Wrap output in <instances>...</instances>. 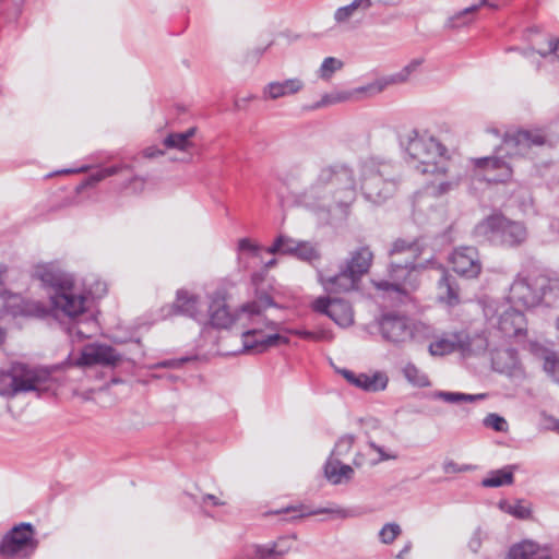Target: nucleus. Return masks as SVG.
<instances>
[{
	"label": "nucleus",
	"mask_w": 559,
	"mask_h": 559,
	"mask_svg": "<svg viewBox=\"0 0 559 559\" xmlns=\"http://www.w3.org/2000/svg\"><path fill=\"white\" fill-rule=\"evenodd\" d=\"M349 98L347 92H336L331 94H324L319 102L311 106V109H319L325 106L334 105L341 102H345Z\"/></svg>",
	"instance_id": "obj_44"
},
{
	"label": "nucleus",
	"mask_w": 559,
	"mask_h": 559,
	"mask_svg": "<svg viewBox=\"0 0 559 559\" xmlns=\"http://www.w3.org/2000/svg\"><path fill=\"white\" fill-rule=\"evenodd\" d=\"M450 263L456 274L466 278H475L481 271L478 250L472 246L454 249L450 257Z\"/></svg>",
	"instance_id": "obj_15"
},
{
	"label": "nucleus",
	"mask_w": 559,
	"mask_h": 559,
	"mask_svg": "<svg viewBox=\"0 0 559 559\" xmlns=\"http://www.w3.org/2000/svg\"><path fill=\"white\" fill-rule=\"evenodd\" d=\"M123 169H131V167L129 165H116L97 169L91 173L88 177L80 186H78L76 191L81 192L83 189L87 187H93L99 181L106 179L107 177L117 175Z\"/></svg>",
	"instance_id": "obj_28"
},
{
	"label": "nucleus",
	"mask_w": 559,
	"mask_h": 559,
	"mask_svg": "<svg viewBox=\"0 0 559 559\" xmlns=\"http://www.w3.org/2000/svg\"><path fill=\"white\" fill-rule=\"evenodd\" d=\"M442 469L445 474H455L473 471L474 466L469 464L460 465L453 460L447 459L442 464Z\"/></svg>",
	"instance_id": "obj_50"
},
{
	"label": "nucleus",
	"mask_w": 559,
	"mask_h": 559,
	"mask_svg": "<svg viewBox=\"0 0 559 559\" xmlns=\"http://www.w3.org/2000/svg\"><path fill=\"white\" fill-rule=\"evenodd\" d=\"M300 241L286 235H280L271 247L266 249L270 254H289L295 255Z\"/></svg>",
	"instance_id": "obj_31"
},
{
	"label": "nucleus",
	"mask_w": 559,
	"mask_h": 559,
	"mask_svg": "<svg viewBox=\"0 0 559 559\" xmlns=\"http://www.w3.org/2000/svg\"><path fill=\"white\" fill-rule=\"evenodd\" d=\"M487 340L479 334L471 336L465 331L444 332L429 344V353L432 356H443L460 352L463 356H472L484 353L487 349Z\"/></svg>",
	"instance_id": "obj_8"
},
{
	"label": "nucleus",
	"mask_w": 559,
	"mask_h": 559,
	"mask_svg": "<svg viewBox=\"0 0 559 559\" xmlns=\"http://www.w3.org/2000/svg\"><path fill=\"white\" fill-rule=\"evenodd\" d=\"M539 551V545L533 540H523L513 545L508 554L509 559H535Z\"/></svg>",
	"instance_id": "obj_29"
},
{
	"label": "nucleus",
	"mask_w": 559,
	"mask_h": 559,
	"mask_svg": "<svg viewBox=\"0 0 559 559\" xmlns=\"http://www.w3.org/2000/svg\"><path fill=\"white\" fill-rule=\"evenodd\" d=\"M440 290L439 298L448 306H456L460 304V287L456 280L448 272L443 271L442 276L438 282Z\"/></svg>",
	"instance_id": "obj_24"
},
{
	"label": "nucleus",
	"mask_w": 559,
	"mask_h": 559,
	"mask_svg": "<svg viewBox=\"0 0 559 559\" xmlns=\"http://www.w3.org/2000/svg\"><path fill=\"white\" fill-rule=\"evenodd\" d=\"M38 546L35 530L31 523H20L13 526L0 542L2 557H29Z\"/></svg>",
	"instance_id": "obj_11"
},
{
	"label": "nucleus",
	"mask_w": 559,
	"mask_h": 559,
	"mask_svg": "<svg viewBox=\"0 0 559 559\" xmlns=\"http://www.w3.org/2000/svg\"><path fill=\"white\" fill-rule=\"evenodd\" d=\"M554 145L555 142L543 130L519 129L504 134L500 151L510 157L528 156L535 147Z\"/></svg>",
	"instance_id": "obj_10"
},
{
	"label": "nucleus",
	"mask_w": 559,
	"mask_h": 559,
	"mask_svg": "<svg viewBox=\"0 0 559 559\" xmlns=\"http://www.w3.org/2000/svg\"><path fill=\"white\" fill-rule=\"evenodd\" d=\"M49 312L50 310L39 301L26 302L23 307V313L29 317L44 319Z\"/></svg>",
	"instance_id": "obj_47"
},
{
	"label": "nucleus",
	"mask_w": 559,
	"mask_h": 559,
	"mask_svg": "<svg viewBox=\"0 0 559 559\" xmlns=\"http://www.w3.org/2000/svg\"><path fill=\"white\" fill-rule=\"evenodd\" d=\"M274 301L271 296L264 294L261 295L258 299L248 302L241 307V313L260 314L263 310L272 307Z\"/></svg>",
	"instance_id": "obj_36"
},
{
	"label": "nucleus",
	"mask_w": 559,
	"mask_h": 559,
	"mask_svg": "<svg viewBox=\"0 0 559 559\" xmlns=\"http://www.w3.org/2000/svg\"><path fill=\"white\" fill-rule=\"evenodd\" d=\"M360 280H358L350 271L343 264L338 273L334 275L320 274V283L325 292L331 294L347 293L358 288Z\"/></svg>",
	"instance_id": "obj_19"
},
{
	"label": "nucleus",
	"mask_w": 559,
	"mask_h": 559,
	"mask_svg": "<svg viewBox=\"0 0 559 559\" xmlns=\"http://www.w3.org/2000/svg\"><path fill=\"white\" fill-rule=\"evenodd\" d=\"M312 308L316 312L328 316L341 328H348L354 323V311L350 304L341 298L319 297Z\"/></svg>",
	"instance_id": "obj_12"
},
{
	"label": "nucleus",
	"mask_w": 559,
	"mask_h": 559,
	"mask_svg": "<svg viewBox=\"0 0 559 559\" xmlns=\"http://www.w3.org/2000/svg\"><path fill=\"white\" fill-rule=\"evenodd\" d=\"M481 543H483V532L478 527L475 530V532L473 533V536L471 537V539L468 542V548L473 552H477L479 550V548L481 547Z\"/></svg>",
	"instance_id": "obj_55"
},
{
	"label": "nucleus",
	"mask_w": 559,
	"mask_h": 559,
	"mask_svg": "<svg viewBox=\"0 0 559 559\" xmlns=\"http://www.w3.org/2000/svg\"><path fill=\"white\" fill-rule=\"evenodd\" d=\"M34 276L49 289V298L58 317L68 318L67 333L72 340L82 341L96 330V319L87 311V298L74 284L73 276L53 264L37 265Z\"/></svg>",
	"instance_id": "obj_1"
},
{
	"label": "nucleus",
	"mask_w": 559,
	"mask_h": 559,
	"mask_svg": "<svg viewBox=\"0 0 559 559\" xmlns=\"http://www.w3.org/2000/svg\"><path fill=\"white\" fill-rule=\"evenodd\" d=\"M513 465H508L501 469L491 471L487 477L481 480V486L486 488H496L506 485H511L514 481Z\"/></svg>",
	"instance_id": "obj_27"
},
{
	"label": "nucleus",
	"mask_w": 559,
	"mask_h": 559,
	"mask_svg": "<svg viewBox=\"0 0 559 559\" xmlns=\"http://www.w3.org/2000/svg\"><path fill=\"white\" fill-rule=\"evenodd\" d=\"M174 309L177 313L190 317L194 320H200V300L197 296L188 294V292L179 290L177 293Z\"/></svg>",
	"instance_id": "obj_25"
},
{
	"label": "nucleus",
	"mask_w": 559,
	"mask_h": 559,
	"mask_svg": "<svg viewBox=\"0 0 559 559\" xmlns=\"http://www.w3.org/2000/svg\"><path fill=\"white\" fill-rule=\"evenodd\" d=\"M163 143L167 148H176L182 152H188L193 146L192 142L187 141L181 132L168 134Z\"/></svg>",
	"instance_id": "obj_39"
},
{
	"label": "nucleus",
	"mask_w": 559,
	"mask_h": 559,
	"mask_svg": "<svg viewBox=\"0 0 559 559\" xmlns=\"http://www.w3.org/2000/svg\"><path fill=\"white\" fill-rule=\"evenodd\" d=\"M350 9L355 11L356 15L366 13L374 3L372 0H353Z\"/></svg>",
	"instance_id": "obj_54"
},
{
	"label": "nucleus",
	"mask_w": 559,
	"mask_h": 559,
	"mask_svg": "<svg viewBox=\"0 0 559 559\" xmlns=\"http://www.w3.org/2000/svg\"><path fill=\"white\" fill-rule=\"evenodd\" d=\"M121 361V355L106 344L92 343L85 345L78 359L80 366L115 367Z\"/></svg>",
	"instance_id": "obj_16"
},
{
	"label": "nucleus",
	"mask_w": 559,
	"mask_h": 559,
	"mask_svg": "<svg viewBox=\"0 0 559 559\" xmlns=\"http://www.w3.org/2000/svg\"><path fill=\"white\" fill-rule=\"evenodd\" d=\"M538 53L542 57H546L548 55H555L556 58L559 60V38H551L548 41V50L542 51L539 50Z\"/></svg>",
	"instance_id": "obj_57"
},
{
	"label": "nucleus",
	"mask_w": 559,
	"mask_h": 559,
	"mask_svg": "<svg viewBox=\"0 0 559 559\" xmlns=\"http://www.w3.org/2000/svg\"><path fill=\"white\" fill-rule=\"evenodd\" d=\"M474 177L487 182H504L512 175L510 165L498 156L472 159Z\"/></svg>",
	"instance_id": "obj_13"
},
{
	"label": "nucleus",
	"mask_w": 559,
	"mask_h": 559,
	"mask_svg": "<svg viewBox=\"0 0 559 559\" xmlns=\"http://www.w3.org/2000/svg\"><path fill=\"white\" fill-rule=\"evenodd\" d=\"M224 504H225L224 501H222L216 496L210 495V493L204 495L201 500L202 507H207V506L219 507V506H224Z\"/></svg>",
	"instance_id": "obj_58"
},
{
	"label": "nucleus",
	"mask_w": 559,
	"mask_h": 559,
	"mask_svg": "<svg viewBox=\"0 0 559 559\" xmlns=\"http://www.w3.org/2000/svg\"><path fill=\"white\" fill-rule=\"evenodd\" d=\"M498 329L507 337H519L526 333V320L522 311L510 307L498 320Z\"/></svg>",
	"instance_id": "obj_22"
},
{
	"label": "nucleus",
	"mask_w": 559,
	"mask_h": 559,
	"mask_svg": "<svg viewBox=\"0 0 559 559\" xmlns=\"http://www.w3.org/2000/svg\"><path fill=\"white\" fill-rule=\"evenodd\" d=\"M261 247L257 243H253L249 238H241L239 241H238V251L240 253H248L250 254L251 257H258L260 251H261Z\"/></svg>",
	"instance_id": "obj_51"
},
{
	"label": "nucleus",
	"mask_w": 559,
	"mask_h": 559,
	"mask_svg": "<svg viewBox=\"0 0 559 559\" xmlns=\"http://www.w3.org/2000/svg\"><path fill=\"white\" fill-rule=\"evenodd\" d=\"M502 5V0H480L479 3L475 4L478 7V10L481 7H488L490 9H499Z\"/></svg>",
	"instance_id": "obj_59"
},
{
	"label": "nucleus",
	"mask_w": 559,
	"mask_h": 559,
	"mask_svg": "<svg viewBox=\"0 0 559 559\" xmlns=\"http://www.w3.org/2000/svg\"><path fill=\"white\" fill-rule=\"evenodd\" d=\"M252 99H254V95H248L246 97L238 98L235 100V106L237 109H242V108H245L246 104Z\"/></svg>",
	"instance_id": "obj_64"
},
{
	"label": "nucleus",
	"mask_w": 559,
	"mask_h": 559,
	"mask_svg": "<svg viewBox=\"0 0 559 559\" xmlns=\"http://www.w3.org/2000/svg\"><path fill=\"white\" fill-rule=\"evenodd\" d=\"M337 372L341 373L347 382L367 392L382 391L386 388L389 381L388 377L382 372H376L372 376L367 373L356 374L348 369H338Z\"/></svg>",
	"instance_id": "obj_20"
},
{
	"label": "nucleus",
	"mask_w": 559,
	"mask_h": 559,
	"mask_svg": "<svg viewBox=\"0 0 559 559\" xmlns=\"http://www.w3.org/2000/svg\"><path fill=\"white\" fill-rule=\"evenodd\" d=\"M484 426L487 427V428H491L493 429L495 431H498V432H506L508 430V423L507 420L496 414V413H490L488 414L484 420Z\"/></svg>",
	"instance_id": "obj_46"
},
{
	"label": "nucleus",
	"mask_w": 559,
	"mask_h": 559,
	"mask_svg": "<svg viewBox=\"0 0 559 559\" xmlns=\"http://www.w3.org/2000/svg\"><path fill=\"white\" fill-rule=\"evenodd\" d=\"M403 0H372L374 5L382 8H394L402 3Z\"/></svg>",
	"instance_id": "obj_60"
},
{
	"label": "nucleus",
	"mask_w": 559,
	"mask_h": 559,
	"mask_svg": "<svg viewBox=\"0 0 559 559\" xmlns=\"http://www.w3.org/2000/svg\"><path fill=\"white\" fill-rule=\"evenodd\" d=\"M354 16H356V13L350 9L349 4L338 8L334 13V20L338 24L345 23Z\"/></svg>",
	"instance_id": "obj_53"
},
{
	"label": "nucleus",
	"mask_w": 559,
	"mask_h": 559,
	"mask_svg": "<svg viewBox=\"0 0 559 559\" xmlns=\"http://www.w3.org/2000/svg\"><path fill=\"white\" fill-rule=\"evenodd\" d=\"M509 513L519 519H526L530 515V510L525 506L518 502L509 507Z\"/></svg>",
	"instance_id": "obj_56"
},
{
	"label": "nucleus",
	"mask_w": 559,
	"mask_h": 559,
	"mask_svg": "<svg viewBox=\"0 0 559 559\" xmlns=\"http://www.w3.org/2000/svg\"><path fill=\"white\" fill-rule=\"evenodd\" d=\"M531 350L544 354V370L559 384V357L556 353L543 349L537 344H531Z\"/></svg>",
	"instance_id": "obj_30"
},
{
	"label": "nucleus",
	"mask_w": 559,
	"mask_h": 559,
	"mask_svg": "<svg viewBox=\"0 0 559 559\" xmlns=\"http://www.w3.org/2000/svg\"><path fill=\"white\" fill-rule=\"evenodd\" d=\"M305 83L299 78H292L284 81H272L262 88L264 100H276L283 97L293 96L301 92Z\"/></svg>",
	"instance_id": "obj_21"
},
{
	"label": "nucleus",
	"mask_w": 559,
	"mask_h": 559,
	"mask_svg": "<svg viewBox=\"0 0 559 559\" xmlns=\"http://www.w3.org/2000/svg\"><path fill=\"white\" fill-rule=\"evenodd\" d=\"M283 512H286V513H290V512L298 513V514L294 515V518H304V516L317 515V514H322V513H335V514H337L340 516H345V513L342 510L310 509V508H308V507H306L304 504H300L298 507H288L285 510H283Z\"/></svg>",
	"instance_id": "obj_37"
},
{
	"label": "nucleus",
	"mask_w": 559,
	"mask_h": 559,
	"mask_svg": "<svg viewBox=\"0 0 559 559\" xmlns=\"http://www.w3.org/2000/svg\"><path fill=\"white\" fill-rule=\"evenodd\" d=\"M409 74L407 72V69H402L401 71L392 74L388 79L378 80L374 83L362 87L361 91L369 92L371 94H378L382 92L388 85L390 84H399L404 83L408 80Z\"/></svg>",
	"instance_id": "obj_32"
},
{
	"label": "nucleus",
	"mask_w": 559,
	"mask_h": 559,
	"mask_svg": "<svg viewBox=\"0 0 559 559\" xmlns=\"http://www.w3.org/2000/svg\"><path fill=\"white\" fill-rule=\"evenodd\" d=\"M367 443L370 447V449H372L379 454V459L372 461L371 465H377L384 461L396 460L399 457L396 453L385 450V448L377 444L376 441L372 439H369Z\"/></svg>",
	"instance_id": "obj_48"
},
{
	"label": "nucleus",
	"mask_w": 559,
	"mask_h": 559,
	"mask_svg": "<svg viewBox=\"0 0 559 559\" xmlns=\"http://www.w3.org/2000/svg\"><path fill=\"white\" fill-rule=\"evenodd\" d=\"M132 185H134V187H133L134 191H142L144 188L145 181H144V179L135 176L130 180V182L127 187H130Z\"/></svg>",
	"instance_id": "obj_62"
},
{
	"label": "nucleus",
	"mask_w": 559,
	"mask_h": 559,
	"mask_svg": "<svg viewBox=\"0 0 559 559\" xmlns=\"http://www.w3.org/2000/svg\"><path fill=\"white\" fill-rule=\"evenodd\" d=\"M403 374L415 386L424 388L429 385L428 377L412 362L406 364L403 368Z\"/></svg>",
	"instance_id": "obj_35"
},
{
	"label": "nucleus",
	"mask_w": 559,
	"mask_h": 559,
	"mask_svg": "<svg viewBox=\"0 0 559 559\" xmlns=\"http://www.w3.org/2000/svg\"><path fill=\"white\" fill-rule=\"evenodd\" d=\"M423 253V248L418 241H406L397 239L393 242L390 254V281H379L376 287L380 290H393L396 293H406L407 283L411 284V278L414 271L417 269L426 267L430 262L426 259L425 262H419L418 259Z\"/></svg>",
	"instance_id": "obj_4"
},
{
	"label": "nucleus",
	"mask_w": 559,
	"mask_h": 559,
	"mask_svg": "<svg viewBox=\"0 0 559 559\" xmlns=\"http://www.w3.org/2000/svg\"><path fill=\"white\" fill-rule=\"evenodd\" d=\"M547 284L546 275H523L519 274L510 286L508 300L513 306L534 308L545 298L543 289Z\"/></svg>",
	"instance_id": "obj_9"
},
{
	"label": "nucleus",
	"mask_w": 559,
	"mask_h": 559,
	"mask_svg": "<svg viewBox=\"0 0 559 559\" xmlns=\"http://www.w3.org/2000/svg\"><path fill=\"white\" fill-rule=\"evenodd\" d=\"M324 474L330 483L338 485L353 478L352 466L342 464L338 460H328L324 465Z\"/></svg>",
	"instance_id": "obj_26"
},
{
	"label": "nucleus",
	"mask_w": 559,
	"mask_h": 559,
	"mask_svg": "<svg viewBox=\"0 0 559 559\" xmlns=\"http://www.w3.org/2000/svg\"><path fill=\"white\" fill-rule=\"evenodd\" d=\"M297 259L312 263L320 259V252L318 248L309 241H300L295 255Z\"/></svg>",
	"instance_id": "obj_38"
},
{
	"label": "nucleus",
	"mask_w": 559,
	"mask_h": 559,
	"mask_svg": "<svg viewBox=\"0 0 559 559\" xmlns=\"http://www.w3.org/2000/svg\"><path fill=\"white\" fill-rule=\"evenodd\" d=\"M477 11H478V7H475V4H473L468 8H465L463 10H461L460 12L455 13L454 15L450 16L447 20L444 27L454 29V28L466 26L469 23H472V21H473L472 15L474 13H476Z\"/></svg>",
	"instance_id": "obj_33"
},
{
	"label": "nucleus",
	"mask_w": 559,
	"mask_h": 559,
	"mask_svg": "<svg viewBox=\"0 0 559 559\" xmlns=\"http://www.w3.org/2000/svg\"><path fill=\"white\" fill-rule=\"evenodd\" d=\"M185 361H187V359L165 360V361H162V362L157 364V367L175 368V367H178V366L182 365Z\"/></svg>",
	"instance_id": "obj_63"
},
{
	"label": "nucleus",
	"mask_w": 559,
	"mask_h": 559,
	"mask_svg": "<svg viewBox=\"0 0 559 559\" xmlns=\"http://www.w3.org/2000/svg\"><path fill=\"white\" fill-rule=\"evenodd\" d=\"M397 187L391 166L373 159L360 164V189L366 200L381 204L393 195Z\"/></svg>",
	"instance_id": "obj_6"
},
{
	"label": "nucleus",
	"mask_w": 559,
	"mask_h": 559,
	"mask_svg": "<svg viewBox=\"0 0 559 559\" xmlns=\"http://www.w3.org/2000/svg\"><path fill=\"white\" fill-rule=\"evenodd\" d=\"M459 181H460V176H453V177H451L450 180L441 181L436 186L433 193L436 195H442V194L449 192L450 190H452L454 187H456L459 185Z\"/></svg>",
	"instance_id": "obj_52"
},
{
	"label": "nucleus",
	"mask_w": 559,
	"mask_h": 559,
	"mask_svg": "<svg viewBox=\"0 0 559 559\" xmlns=\"http://www.w3.org/2000/svg\"><path fill=\"white\" fill-rule=\"evenodd\" d=\"M402 533V528L397 523H386L379 532V538L382 544H392Z\"/></svg>",
	"instance_id": "obj_41"
},
{
	"label": "nucleus",
	"mask_w": 559,
	"mask_h": 559,
	"mask_svg": "<svg viewBox=\"0 0 559 559\" xmlns=\"http://www.w3.org/2000/svg\"><path fill=\"white\" fill-rule=\"evenodd\" d=\"M378 325L382 337L393 344H402L413 337V329L404 316L385 313L379 319Z\"/></svg>",
	"instance_id": "obj_14"
},
{
	"label": "nucleus",
	"mask_w": 559,
	"mask_h": 559,
	"mask_svg": "<svg viewBox=\"0 0 559 559\" xmlns=\"http://www.w3.org/2000/svg\"><path fill=\"white\" fill-rule=\"evenodd\" d=\"M343 62L334 57H328L323 60L318 75L322 80H329L334 72L342 69Z\"/></svg>",
	"instance_id": "obj_40"
},
{
	"label": "nucleus",
	"mask_w": 559,
	"mask_h": 559,
	"mask_svg": "<svg viewBox=\"0 0 559 559\" xmlns=\"http://www.w3.org/2000/svg\"><path fill=\"white\" fill-rule=\"evenodd\" d=\"M355 199L354 174L345 164L321 168L316 180L304 192L307 206L326 212L334 207H348Z\"/></svg>",
	"instance_id": "obj_2"
},
{
	"label": "nucleus",
	"mask_w": 559,
	"mask_h": 559,
	"mask_svg": "<svg viewBox=\"0 0 559 559\" xmlns=\"http://www.w3.org/2000/svg\"><path fill=\"white\" fill-rule=\"evenodd\" d=\"M373 260V253L369 247H360L350 253V258L343 264L358 280L368 273Z\"/></svg>",
	"instance_id": "obj_23"
},
{
	"label": "nucleus",
	"mask_w": 559,
	"mask_h": 559,
	"mask_svg": "<svg viewBox=\"0 0 559 559\" xmlns=\"http://www.w3.org/2000/svg\"><path fill=\"white\" fill-rule=\"evenodd\" d=\"M143 155L146 158H155V157L164 155V151L159 150L155 146H151L143 151Z\"/></svg>",
	"instance_id": "obj_61"
},
{
	"label": "nucleus",
	"mask_w": 559,
	"mask_h": 559,
	"mask_svg": "<svg viewBox=\"0 0 559 559\" xmlns=\"http://www.w3.org/2000/svg\"><path fill=\"white\" fill-rule=\"evenodd\" d=\"M438 396L448 403L473 402L484 399V394H465L459 392H439Z\"/></svg>",
	"instance_id": "obj_43"
},
{
	"label": "nucleus",
	"mask_w": 559,
	"mask_h": 559,
	"mask_svg": "<svg viewBox=\"0 0 559 559\" xmlns=\"http://www.w3.org/2000/svg\"><path fill=\"white\" fill-rule=\"evenodd\" d=\"M354 442L355 437L353 435H345L341 437L335 443L332 454L337 456L346 455L347 453H349Z\"/></svg>",
	"instance_id": "obj_49"
},
{
	"label": "nucleus",
	"mask_w": 559,
	"mask_h": 559,
	"mask_svg": "<svg viewBox=\"0 0 559 559\" xmlns=\"http://www.w3.org/2000/svg\"><path fill=\"white\" fill-rule=\"evenodd\" d=\"M285 551V549L280 547V543H272L255 546L254 554L258 559H269L274 556H282Z\"/></svg>",
	"instance_id": "obj_42"
},
{
	"label": "nucleus",
	"mask_w": 559,
	"mask_h": 559,
	"mask_svg": "<svg viewBox=\"0 0 559 559\" xmlns=\"http://www.w3.org/2000/svg\"><path fill=\"white\" fill-rule=\"evenodd\" d=\"M475 233L490 243L503 248H518L528 236L523 222L512 221L501 213H493L477 224Z\"/></svg>",
	"instance_id": "obj_5"
},
{
	"label": "nucleus",
	"mask_w": 559,
	"mask_h": 559,
	"mask_svg": "<svg viewBox=\"0 0 559 559\" xmlns=\"http://www.w3.org/2000/svg\"><path fill=\"white\" fill-rule=\"evenodd\" d=\"M242 346L246 353H263L271 347L287 344L286 336L278 333L265 334L262 330L251 329L242 332Z\"/></svg>",
	"instance_id": "obj_17"
},
{
	"label": "nucleus",
	"mask_w": 559,
	"mask_h": 559,
	"mask_svg": "<svg viewBox=\"0 0 559 559\" xmlns=\"http://www.w3.org/2000/svg\"><path fill=\"white\" fill-rule=\"evenodd\" d=\"M209 316L211 325L216 329H228L234 323L236 317L229 311L223 290L210 296Z\"/></svg>",
	"instance_id": "obj_18"
},
{
	"label": "nucleus",
	"mask_w": 559,
	"mask_h": 559,
	"mask_svg": "<svg viewBox=\"0 0 559 559\" xmlns=\"http://www.w3.org/2000/svg\"><path fill=\"white\" fill-rule=\"evenodd\" d=\"M401 143L416 163L414 167L424 175H445L453 166L447 156L445 146L427 133L413 129L402 136Z\"/></svg>",
	"instance_id": "obj_3"
},
{
	"label": "nucleus",
	"mask_w": 559,
	"mask_h": 559,
	"mask_svg": "<svg viewBox=\"0 0 559 559\" xmlns=\"http://www.w3.org/2000/svg\"><path fill=\"white\" fill-rule=\"evenodd\" d=\"M546 281L543 304L547 307L559 306V277L546 275Z\"/></svg>",
	"instance_id": "obj_34"
},
{
	"label": "nucleus",
	"mask_w": 559,
	"mask_h": 559,
	"mask_svg": "<svg viewBox=\"0 0 559 559\" xmlns=\"http://www.w3.org/2000/svg\"><path fill=\"white\" fill-rule=\"evenodd\" d=\"M296 335L304 340L314 341V342H330L333 340V333L329 330H320L318 332L308 331V330H296L294 331Z\"/></svg>",
	"instance_id": "obj_45"
},
{
	"label": "nucleus",
	"mask_w": 559,
	"mask_h": 559,
	"mask_svg": "<svg viewBox=\"0 0 559 559\" xmlns=\"http://www.w3.org/2000/svg\"><path fill=\"white\" fill-rule=\"evenodd\" d=\"M49 379L50 373L44 369L15 362L9 370L0 371V395L15 396L20 393L40 391Z\"/></svg>",
	"instance_id": "obj_7"
}]
</instances>
